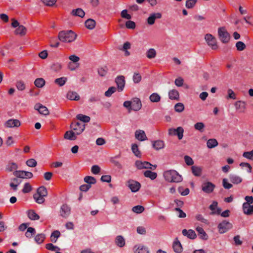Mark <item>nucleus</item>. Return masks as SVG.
<instances>
[{
    "label": "nucleus",
    "mask_w": 253,
    "mask_h": 253,
    "mask_svg": "<svg viewBox=\"0 0 253 253\" xmlns=\"http://www.w3.org/2000/svg\"><path fill=\"white\" fill-rule=\"evenodd\" d=\"M165 180L169 182H180L182 180V177L176 170L171 169L167 170L164 173Z\"/></svg>",
    "instance_id": "f257e3e1"
},
{
    "label": "nucleus",
    "mask_w": 253,
    "mask_h": 253,
    "mask_svg": "<svg viewBox=\"0 0 253 253\" xmlns=\"http://www.w3.org/2000/svg\"><path fill=\"white\" fill-rule=\"evenodd\" d=\"M77 37V35L72 30L62 31L59 33L58 39L62 42H71Z\"/></svg>",
    "instance_id": "f03ea898"
},
{
    "label": "nucleus",
    "mask_w": 253,
    "mask_h": 253,
    "mask_svg": "<svg viewBox=\"0 0 253 253\" xmlns=\"http://www.w3.org/2000/svg\"><path fill=\"white\" fill-rule=\"evenodd\" d=\"M47 196V189L44 186H42L38 188L37 193L34 194L33 198L37 203L41 204L44 202V198Z\"/></svg>",
    "instance_id": "7ed1b4c3"
},
{
    "label": "nucleus",
    "mask_w": 253,
    "mask_h": 253,
    "mask_svg": "<svg viewBox=\"0 0 253 253\" xmlns=\"http://www.w3.org/2000/svg\"><path fill=\"white\" fill-rule=\"evenodd\" d=\"M220 234H224L233 228V224L229 221L224 220L217 226Z\"/></svg>",
    "instance_id": "20e7f679"
},
{
    "label": "nucleus",
    "mask_w": 253,
    "mask_h": 253,
    "mask_svg": "<svg viewBox=\"0 0 253 253\" xmlns=\"http://www.w3.org/2000/svg\"><path fill=\"white\" fill-rule=\"evenodd\" d=\"M218 34L222 42L226 43L229 42L230 36L224 27H220L218 29Z\"/></svg>",
    "instance_id": "39448f33"
},
{
    "label": "nucleus",
    "mask_w": 253,
    "mask_h": 253,
    "mask_svg": "<svg viewBox=\"0 0 253 253\" xmlns=\"http://www.w3.org/2000/svg\"><path fill=\"white\" fill-rule=\"evenodd\" d=\"M183 128L181 126H179L176 129L173 128H169L168 130V134L169 135H177L178 139L181 140L183 136Z\"/></svg>",
    "instance_id": "423d86ee"
},
{
    "label": "nucleus",
    "mask_w": 253,
    "mask_h": 253,
    "mask_svg": "<svg viewBox=\"0 0 253 253\" xmlns=\"http://www.w3.org/2000/svg\"><path fill=\"white\" fill-rule=\"evenodd\" d=\"M135 164L136 167L139 169H152V167H154L153 169H155L157 168V165H152L151 163L146 161L142 162L137 160L135 162Z\"/></svg>",
    "instance_id": "0eeeda50"
},
{
    "label": "nucleus",
    "mask_w": 253,
    "mask_h": 253,
    "mask_svg": "<svg viewBox=\"0 0 253 253\" xmlns=\"http://www.w3.org/2000/svg\"><path fill=\"white\" fill-rule=\"evenodd\" d=\"M205 39L208 44L211 46L212 49L217 48L216 39L212 35L207 34L205 36Z\"/></svg>",
    "instance_id": "6e6552de"
},
{
    "label": "nucleus",
    "mask_w": 253,
    "mask_h": 253,
    "mask_svg": "<svg viewBox=\"0 0 253 253\" xmlns=\"http://www.w3.org/2000/svg\"><path fill=\"white\" fill-rule=\"evenodd\" d=\"M71 127L76 131L77 135L80 134L84 130L85 125L83 123L75 122L71 125Z\"/></svg>",
    "instance_id": "1a4fd4ad"
},
{
    "label": "nucleus",
    "mask_w": 253,
    "mask_h": 253,
    "mask_svg": "<svg viewBox=\"0 0 253 253\" xmlns=\"http://www.w3.org/2000/svg\"><path fill=\"white\" fill-rule=\"evenodd\" d=\"M13 175L20 178H31L33 176V174L31 172L25 170L14 171Z\"/></svg>",
    "instance_id": "9d476101"
},
{
    "label": "nucleus",
    "mask_w": 253,
    "mask_h": 253,
    "mask_svg": "<svg viewBox=\"0 0 253 253\" xmlns=\"http://www.w3.org/2000/svg\"><path fill=\"white\" fill-rule=\"evenodd\" d=\"M215 187V185L211 182H205L202 184V189L206 193H211Z\"/></svg>",
    "instance_id": "9b49d317"
},
{
    "label": "nucleus",
    "mask_w": 253,
    "mask_h": 253,
    "mask_svg": "<svg viewBox=\"0 0 253 253\" xmlns=\"http://www.w3.org/2000/svg\"><path fill=\"white\" fill-rule=\"evenodd\" d=\"M4 125L7 128L18 127L21 125V123L17 119H9L5 122Z\"/></svg>",
    "instance_id": "f8f14e48"
},
{
    "label": "nucleus",
    "mask_w": 253,
    "mask_h": 253,
    "mask_svg": "<svg viewBox=\"0 0 253 253\" xmlns=\"http://www.w3.org/2000/svg\"><path fill=\"white\" fill-rule=\"evenodd\" d=\"M115 82L117 85L119 91H122L124 89L125 85V77L123 76H119L115 79Z\"/></svg>",
    "instance_id": "ddd939ff"
},
{
    "label": "nucleus",
    "mask_w": 253,
    "mask_h": 253,
    "mask_svg": "<svg viewBox=\"0 0 253 253\" xmlns=\"http://www.w3.org/2000/svg\"><path fill=\"white\" fill-rule=\"evenodd\" d=\"M60 212L61 216L66 218L71 213V208L66 204L63 205L60 208Z\"/></svg>",
    "instance_id": "4468645a"
},
{
    "label": "nucleus",
    "mask_w": 253,
    "mask_h": 253,
    "mask_svg": "<svg viewBox=\"0 0 253 253\" xmlns=\"http://www.w3.org/2000/svg\"><path fill=\"white\" fill-rule=\"evenodd\" d=\"M128 186L132 192H136L139 190L141 184L137 181L129 180L128 181Z\"/></svg>",
    "instance_id": "2eb2a0df"
},
{
    "label": "nucleus",
    "mask_w": 253,
    "mask_h": 253,
    "mask_svg": "<svg viewBox=\"0 0 253 253\" xmlns=\"http://www.w3.org/2000/svg\"><path fill=\"white\" fill-rule=\"evenodd\" d=\"M182 234L184 236H185L188 239L191 240L195 239L197 237L195 232L192 229H183L182 231Z\"/></svg>",
    "instance_id": "dca6fc26"
},
{
    "label": "nucleus",
    "mask_w": 253,
    "mask_h": 253,
    "mask_svg": "<svg viewBox=\"0 0 253 253\" xmlns=\"http://www.w3.org/2000/svg\"><path fill=\"white\" fill-rule=\"evenodd\" d=\"M34 108L35 110H38L39 113L42 115L46 116L49 114L47 108L40 103L36 104L34 106Z\"/></svg>",
    "instance_id": "f3484780"
},
{
    "label": "nucleus",
    "mask_w": 253,
    "mask_h": 253,
    "mask_svg": "<svg viewBox=\"0 0 253 253\" xmlns=\"http://www.w3.org/2000/svg\"><path fill=\"white\" fill-rule=\"evenodd\" d=\"M132 102V110L137 111L141 108L142 104L140 99L134 98L131 101Z\"/></svg>",
    "instance_id": "a211bd4d"
},
{
    "label": "nucleus",
    "mask_w": 253,
    "mask_h": 253,
    "mask_svg": "<svg viewBox=\"0 0 253 253\" xmlns=\"http://www.w3.org/2000/svg\"><path fill=\"white\" fill-rule=\"evenodd\" d=\"M162 17L161 13L159 12L151 14L147 19L148 24L152 25L155 23L156 19H160Z\"/></svg>",
    "instance_id": "6ab92c4d"
},
{
    "label": "nucleus",
    "mask_w": 253,
    "mask_h": 253,
    "mask_svg": "<svg viewBox=\"0 0 253 253\" xmlns=\"http://www.w3.org/2000/svg\"><path fill=\"white\" fill-rule=\"evenodd\" d=\"M196 230L198 232V235L200 239L203 240H207L208 239V235L202 227L197 226L196 228Z\"/></svg>",
    "instance_id": "aec40b11"
},
{
    "label": "nucleus",
    "mask_w": 253,
    "mask_h": 253,
    "mask_svg": "<svg viewBox=\"0 0 253 253\" xmlns=\"http://www.w3.org/2000/svg\"><path fill=\"white\" fill-rule=\"evenodd\" d=\"M243 210L245 214L247 215H251L253 213V205H251L249 203H244L243 204Z\"/></svg>",
    "instance_id": "412c9836"
},
{
    "label": "nucleus",
    "mask_w": 253,
    "mask_h": 253,
    "mask_svg": "<svg viewBox=\"0 0 253 253\" xmlns=\"http://www.w3.org/2000/svg\"><path fill=\"white\" fill-rule=\"evenodd\" d=\"M135 253H150L148 248L143 245H138L134 247Z\"/></svg>",
    "instance_id": "4be33fe9"
},
{
    "label": "nucleus",
    "mask_w": 253,
    "mask_h": 253,
    "mask_svg": "<svg viewBox=\"0 0 253 253\" xmlns=\"http://www.w3.org/2000/svg\"><path fill=\"white\" fill-rule=\"evenodd\" d=\"M135 138L141 141L147 139L144 131L142 130H136L135 132Z\"/></svg>",
    "instance_id": "5701e85b"
},
{
    "label": "nucleus",
    "mask_w": 253,
    "mask_h": 253,
    "mask_svg": "<svg viewBox=\"0 0 253 253\" xmlns=\"http://www.w3.org/2000/svg\"><path fill=\"white\" fill-rule=\"evenodd\" d=\"M229 178L230 181L234 184H238L242 181V178L235 174H230L229 176Z\"/></svg>",
    "instance_id": "b1692460"
},
{
    "label": "nucleus",
    "mask_w": 253,
    "mask_h": 253,
    "mask_svg": "<svg viewBox=\"0 0 253 253\" xmlns=\"http://www.w3.org/2000/svg\"><path fill=\"white\" fill-rule=\"evenodd\" d=\"M169 97L171 100H178L179 98V92L176 89H171L169 92Z\"/></svg>",
    "instance_id": "393cba45"
},
{
    "label": "nucleus",
    "mask_w": 253,
    "mask_h": 253,
    "mask_svg": "<svg viewBox=\"0 0 253 253\" xmlns=\"http://www.w3.org/2000/svg\"><path fill=\"white\" fill-rule=\"evenodd\" d=\"M67 97L71 100H78L80 99V96L75 91H68L67 94Z\"/></svg>",
    "instance_id": "a878e982"
},
{
    "label": "nucleus",
    "mask_w": 253,
    "mask_h": 253,
    "mask_svg": "<svg viewBox=\"0 0 253 253\" xmlns=\"http://www.w3.org/2000/svg\"><path fill=\"white\" fill-rule=\"evenodd\" d=\"M172 248L173 251L176 253H180L182 251V247L181 243L178 240L173 242Z\"/></svg>",
    "instance_id": "bb28decb"
},
{
    "label": "nucleus",
    "mask_w": 253,
    "mask_h": 253,
    "mask_svg": "<svg viewBox=\"0 0 253 253\" xmlns=\"http://www.w3.org/2000/svg\"><path fill=\"white\" fill-rule=\"evenodd\" d=\"M64 137L65 139L70 140H75L77 138L76 133L72 130L66 131Z\"/></svg>",
    "instance_id": "cd10ccee"
},
{
    "label": "nucleus",
    "mask_w": 253,
    "mask_h": 253,
    "mask_svg": "<svg viewBox=\"0 0 253 253\" xmlns=\"http://www.w3.org/2000/svg\"><path fill=\"white\" fill-rule=\"evenodd\" d=\"M115 244L119 247H123L125 245V240L122 236H117L115 239Z\"/></svg>",
    "instance_id": "c85d7f7f"
},
{
    "label": "nucleus",
    "mask_w": 253,
    "mask_h": 253,
    "mask_svg": "<svg viewBox=\"0 0 253 253\" xmlns=\"http://www.w3.org/2000/svg\"><path fill=\"white\" fill-rule=\"evenodd\" d=\"M161 96L157 93H153L149 96V99L153 103H158L160 101Z\"/></svg>",
    "instance_id": "c756f323"
},
{
    "label": "nucleus",
    "mask_w": 253,
    "mask_h": 253,
    "mask_svg": "<svg viewBox=\"0 0 253 253\" xmlns=\"http://www.w3.org/2000/svg\"><path fill=\"white\" fill-rule=\"evenodd\" d=\"M165 146L164 142L162 140H157L154 142L153 147L156 150L163 149Z\"/></svg>",
    "instance_id": "7c9ffc66"
},
{
    "label": "nucleus",
    "mask_w": 253,
    "mask_h": 253,
    "mask_svg": "<svg viewBox=\"0 0 253 253\" xmlns=\"http://www.w3.org/2000/svg\"><path fill=\"white\" fill-rule=\"evenodd\" d=\"M71 13L73 15L77 16L81 18L84 17L85 15V12H84V11L80 8H78L76 9H73Z\"/></svg>",
    "instance_id": "2f4dec72"
},
{
    "label": "nucleus",
    "mask_w": 253,
    "mask_h": 253,
    "mask_svg": "<svg viewBox=\"0 0 253 253\" xmlns=\"http://www.w3.org/2000/svg\"><path fill=\"white\" fill-rule=\"evenodd\" d=\"M95 21L92 19H88L85 22V26L86 28L92 30L93 29L95 26Z\"/></svg>",
    "instance_id": "473e14b6"
},
{
    "label": "nucleus",
    "mask_w": 253,
    "mask_h": 253,
    "mask_svg": "<svg viewBox=\"0 0 253 253\" xmlns=\"http://www.w3.org/2000/svg\"><path fill=\"white\" fill-rule=\"evenodd\" d=\"M218 144L217 141L214 138L210 139L207 142V147L210 149L216 147Z\"/></svg>",
    "instance_id": "72a5a7b5"
},
{
    "label": "nucleus",
    "mask_w": 253,
    "mask_h": 253,
    "mask_svg": "<svg viewBox=\"0 0 253 253\" xmlns=\"http://www.w3.org/2000/svg\"><path fill=\"white\" fill-rule=\"evenodd\" d=\"M27 31L26 28L23 25H20L15 30V34L16 35H20V36H24L26 34Z\"/></svg>",
    "instance_id": "f704fd0d"
},
{
    "label": "nucleus",
    "mask_w": 253,
    "mask_h": 253,
    "mask_svg": "<svg viewBox=\"0 0 253 253\" xmlns=\"http://www.w3.org/2000/svg\"><path fill=\"white\" fill-rule=\"evenodd\" d=\"M144 175L146 177L150 178L151 180H154L156 178L157 174L156 172H153L149 170H147L144 172Z\"/></svg>",
    "instance_id": "c9c22d12"
},
{
    "label": "nucleus",
    "mask_w": 253,
    "mask_h": 253,
    "mask_svg": "<svg viewBox=\"0 0 253 253\" xmlns=\"http://www.w3.org/2000/svg\"><path fill=\"white\" fill-rule=\"evenodd\" d=\"M45 81L42 78H37L34 82L35 86L38 88L42 87L45 85Z\"/></svg>",
    "instance_id": "e433bc0d"
},
{
    "label": "nucleus",
    "mask_w": 253,
    "mask_h": 253,
    "mask_svg": "<svg viewBox=\"0 0 253 253\" xmlns=\"http://www.w3.org/2000/svg\"><path fill=\"white\" fill-rule=\"evenodd\" d=\"M18 168L17 165L15 163H10L7 165L5 170L7 171L11 172L13 171H16L15 170L17 169Z\"/></svg>",
    "instance_id": "4c0bfd02"
},
{
    "label": "nucleus",
    "mask_w": 253,
    "mask_h": 253,
    "mask_svg": "<svg viewBox=\"0 0 253 253\" xmlns=\"http://www.w3.org/2000/svg\"><path fill=\"white\" fill-rule=\"evenodd\" d=\"M76 117L78 120L82 121V123H83L84 124V123H88L90 120V118L89 116L84 115L81 114L77 115Z\"/></svg>",
    "instance_id": "58836bf2"
},
{
    "label": "nucleus",
    "mask_w": 253,
    "mask_h": 253,
    "mask_svg": "<svg viewBox=\"0 0 253 253\" xmlns=\"http://www.w3.org/2000/svg\"><path fill=\"white\" fill-rule=\"evenodd\" d=\"M28 217L32 220H38L40 218L39 215L34 211H29L28 213Z\"/></svg>",
    "instance_id": "ea45409f"
},
{
    "label": "nucleus",
    "mask_w": 253,
    "mask_h": 253,
    "mask_svg": "<svg viewBox=\"0 0 253 253\" xmlns=\"http://www.w3.org/2000/svg\"><path fill=\"white\" fill-rule=\"evenodd\" d=\"M67 81V78L66 77H61L55 80L54 83L60 86H63Z\"/></svg>",
    "instance_id": "a19ab883"
},
{
    "label": "nucleus",
    "mask_w": 253,
    "mask_h": 253,
    "mask_svg": "<svg viewBox=\"0 0 253 253\" xmlns=\"http://www.w3.org/2000/svg\"><path fill=\"white\" fill-rule=\"evenodd\" d=\"M156 56V51L154 48H150L146 52V56L149 59L154 58Z\"/></svg>",
    "instance_id": "79ce46f5"
},
{
    "label": "nucleus",
    "mask_w": 253,
    "mask_h": 253,
    "mask_svg": "<svg viewBox=\"0 0 253 253\" xmlns=\"http://www.w3.org/2000/svg\"><path fill=\"white\" fill-rule=\"evenodd\" d=\"M84 181L87 183V184H95L96 182L95 178L94 177L91 176H86L84 177Z\"/></svg>",
    "instance_id": "37998d69"
},
{
    "label": "nucleus",
    "mask_w": 253,
    "mask_h": 253,
    "mask_svg": "<svg viewBox=\"0 0 253 253\" xmlns=\"http://www.w3.org/2000/svg\"><path fill=\"white\" fill-rule=\"evenodd\" d=\"M191 170L193 174L196 176H200L201 174L202 169L201 168L196 166H192Z\"/></svg>",
    "instance_id": "c03bdc74"
},
{
    "label": "nucleus",
    "mask_w": 253,
    "mask_h": 253,
    "mask_svg": "<svg viewBox=\"0 0 253 253\" xmlns=\"http://www.w3.org/2000/svg\"><path fill=\"white\" fill-rule=\"evenodd\" d=\"M144 207L140 205L134 206L132 209V211L137 214H139L143 212L144 211Z\"/></svg>",
    "instance_id": "a18cd8bd"
},
{
    "label": "nucleus",
    "mask_w": 253,
    "mask_h": 253,
    "mask_svg": "<svg viewBox=\"0 0 253 253\" xmlns=\"http://www.w3.org/2000/svg\"><path fill=\"white\" fill-rule=\"evenodd\" d=\"M44 239L45 235L43 234H39L35 236L34 240L37 244H40L43 242Z\"/></svg>",
    "instance_id": "49530a36"
},
{
    "label": "nucleus",
    "mask_w": 253,
    "mask_h": 253,
    "mask_svg": "<svg viewBox=\"0 0 253 253\" xmlns=\"http://www.w3.org/2000/svg\"><path fill=\"white\" fill-rule=\"evenodd\" d=\"M60 236V232L58 230H55L53 231L50 236L51 241L55 243L58 239Z\"/></svg>",
    "instance_id": "de8ad7c7"
},
{
    "label": "nucleus",
    "mask_w": 253,
    "mask_h": 253,
    "mask_svg": "<svg viewBox=\"0 0 253 253\" xmlns=\"http://www.w3.org/2000/svg\"><path fill=\"white\" fill-rule=\"evenodd\" d=\"M36 234V230L33 227H28L27 228V231L25 233V236L26 237L28 238H31L32 237L33 235Z\"/></svg>",
    "instance_id": "09e8293b"
},
{
    "label": "nucleus",
    "mask_w": 253,
    "mask_h": 253,
    "mask_svg": "<svg viewBox=\"0 0 253 253\" xmlns=\"http://www.w3.org/2000/svg\"><path fill=\"white\" fill-rule=\"evenodd\" d=\"M131 150L134 154L137 157H140L141 153L138 149V146L136 144H133L131 146Z\"/></svg>",
    "instance_id": "8fccbe9b"
},
{
    "label": "nucleus",
    "mask_w": 253,
    "mask_h": 253,
    "mask_svg": "<svg viewBox=\"0 0 253 253\" xmlns=\"http://www.w3.org/2000/svg\"><path fill=\"white\" fill-rule=\"evenodd\" d=\"M194 128L195 129L200 131L201 132H202L204 130L205 125L203 123L198 122L194 125Z\"/></svg>",
    "instance_id": "3c124183"
},
{
    "label": "nucleus",
    "mask_w": 253,
    "mask_h": 253,
    "mask_svg": "<svg viewBox=\"0 0 253 253\" xmlns=\"http://www.w3.org/2000/svg\"><path fill=\"white\" fill-rule=\"evenodd\" d=\"M16 86L19 90L22 91L25 89V84L23 81H18L16 82Z\"/></svg>",
    "instance_id": "603ef678"
},
{
    "label": "nucleus",
    "mask_w": 253,
    "mask_h": 253,
    "mask_svg": "<svg viewBox=\"0 0 253 253\" xmlns=\"http://www.w3.org/2000/svg\"><path fill=\"white\" fill-rule=\"evenodd\" d=\"M245 44L241 41L237 42L236 43L237 49L239 51H243L246 48Z\"/></svg>",
    "instance_id": "864d4df0"
},
{
    "label": "nucleus",
    "mask_w": 253,
    "mask_h": 253,
    "mask_svg": "<svg viewBox=\"0 0 253 253\" xmlns=\"http://www.w3.org/2000/svg\"><path fill=\"white\" fill-rule=\"evenodd\" d=\"M195 218L198 221H200L202 223H204L206 224H209L208 220L207 219L205 218L204 217L202 214H197L195 216Z\"/></svg>",
    "instance_id": "5fc2aeb1"
},
{
    "label": "nucleus",
    "mask_w": 253,
    "mask_h": 253,
    "mask_svg": "<svg viewBox=\"0 0 253 253\" xmlns=\"http://www.w3.org/2000/svg\"><path fill=\"white\" fill-rule=\"evenodd\" d=\"M32 188L29 183H25L22 190L23 193H28L31 191Z\"/></svg>",
    "instance_id": "6e6d98bb"
},
{
    "label": "nucleus",
    "mask_w": 253,
    "mask_h": 253,
    "mask_svg": "<svg viewBox=\"0 0 253 253\" xmlns=\"http://www.w3.org/2000/svg\"><path fill=\"white\" fill-rule=\"evenodd\" d=\"M197 1V0H187L185 6L187 8H192L195 6Z\"/></svg>",
    "instance_id": "4d7b16f0"
},
{
    "label": "nucleus",
    "mask_w": 253,
    "mask_h": 253,
    "mask_svg": "<svg viewBox=\"0 0 253 253\" xmlns=\"http://www.w3.org/2000/svg\"><path fill=\"white\" fill-rule=\"evenodd\" d=\"M26 164L28 167L34 168L37 166V162L34 159H30L26 161Z\"/></svg>",
    "instance_id": "13d9d810"
},
{
    "label": "nucleus",
    "mask_w": 253,
    "mask_h": 253,
    "mask_svg": "<svg viewBox=\"0 0 253 253\" xmlns=\"http://www.w3.org/2000/svg\"><path fill=\"white\" fill-rule=\"evenodd\" d=\"M175 111L177 112H181L184 109V105L182 103H177L174 106Z\"/></svg>",
    "instance_id": "bf43d9fd"
},
{
    "label": "nucleus",
    "mask_w": 253,
    "mask_h": 253,
    "mask_svg": "<svg viewBox=\"0 0 253 253\" xmlns=\"http://www.w3.org/2000/svg\"><path fill=\"white\" fill-rule=\"evenodd\" d=\"M116 88L114 86L110 87L108 89L105 91V95L107 97H110L116 91Z\"/></svg>",
    "instance_id": "052dcab7"
},
{
    "label": "nucleus",
    "mask_w": 253,
    "mask_h": 253,
    "mask_svg": "<svg viewBox=\"0 0 253 253\" xmlns=\"http://www.w3.org/2000/svg\"><path fill=\"white\" fill-rule=\"evenodd\" d=\"M45 247H46V248L47 250H50V251H55L60 250V249H59V247H58L57 246H54L51 243L47 244L46 245V246H45Z\"/></svg>",
    "instance_id": "680f3d73"
},
{
    "label": "nucleus",
    "mask_w": 253,
    "mask_h": 253,
    "mask_svg": "<svg viewBox=\"0 0 253 253\" xmlns=\"http://www.w3.org/2000/svg\"><path fill=\"white\" fill-rule=\"evenodd\" d=\"M236 109H245V102L242 101H237L235 104Z\"/></svg>",
    "instance_id": "e2e57ef3"
},
{
    "label": "nucleus",
    "mask_w": 253,
    "mask_h": 253,
    "mask_svg": "<svg viewBox=\"0 0 253 253\" xmlns=\"http://www.w3.org/2000/svg\"><path fill=\"white\" fill-rule=\"evenodd\" d=\"M223 186L225 189H229L233 187L232 184L228 182V180L226 178H224L222 180Z\"/></svg>",
    "instance_id": "0e129e2a"
},
{
    "label": "nucleus",
    "mask_w": 253,
    "mask_h": 253,
    "mask_svg": "<svg viewBox=\"0 0 253 253\" xmlns=\"http://www.w3.org/2000/svg\"><path fill=\"white\" fill-rule=\"evenodd\" d=\"M178 191L182 196H186L189 193V189L188 188H185L183 190L182 187H178Z\"/></svg>",
    "instance_id": "69168bd1"
},
{
    "label": "nucleus",
    "mask_w": 253,
    "mask_h": 253,
    "mask_svg": "<svg viewBox=\"0 0 253 253\" xmlns=\"http://www.w3.org/2000/svg\"><path fill=\"white\" fill-rule=\"evenodd\" d=\"M243 156L249 160H253V150L249 152H245Z\"/></svg>",
    "instance_id": "338daca9"
},
{
    "label": "nucleus",
    "mask_w": 253,
    "mask_h": 253,
    "mask_svg": "<svg viewBox=\"0 0 253 253\" xmlns=\"http://www.w3.org/2000/svg\"><path fill=\"white\" fill-rule=\"evenodd\" d=\"M51 69L52 70L55 72H58L62 68V65L60 63H56L52 64L51 66Z\"/></svg>",
    "instance_id": "774afa93"
}]
</instances>
